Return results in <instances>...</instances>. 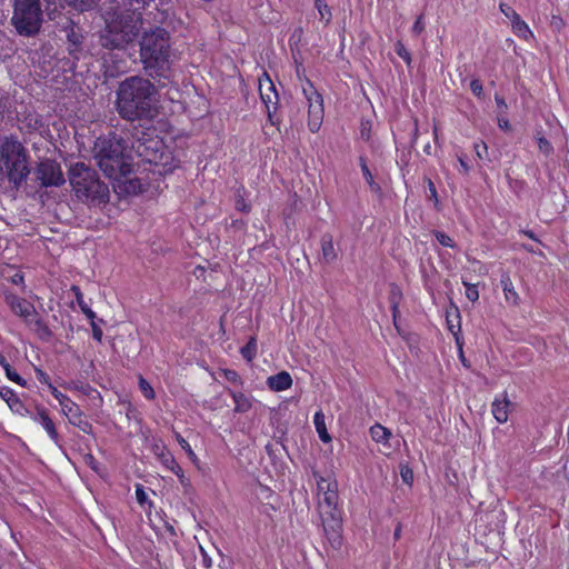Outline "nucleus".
I'll return each instance as SVG.
<instances>
[{"label": "nucleus", "instance_id": "obj_1", "mask_svg": "<svg viewBox=\"0 0 569 569\" xmlns=\"http://www.w3.org/2000/svg\"><path fill=\"white\" fill-rule=\"evenodd\" d=\"M93 153L100 169L113 181L116 192L138 194L143 191L141 181L129 177L133 168V157L124 149L121 138L116 134L98 138Z\"/></svg>", "mask_w": 569, "mask_h": 569}, {"label": "nucleus", "instance_id": "obj_2", "mask_svg": "<svg viewBox=\"0 0 569 569\" xmlns=\"http://www.w3.org/2000/svg\"><path fill=\"white\" fill-rule=\"evenodd\" d=\"M156 89L149 80L131 77L118 89L117 107L127 120L150 119L157 112Z\"/></svg>", "mask_w": 569, "mask_h": 569}, {"label": "nucleus", "instance_id": "obj_3", "mask_svg": "<svg viewBox=\"0 0 569 569\" xmlns=\"http://www.w3.org/2000/svg\"><path fill=\"white\" fill-rule=\"evenodd\" d=\"M141 60L148 74L152 78L169 79L171 53L166 30L156 28L144 33L141 41Z\"/></svg>", "mask_w": 569, "mask_h": 569}, {"label": "nucleus", "instance_id": "obj_4", "mask_svg": "<svg viewBox=\"0 0 569 569\" xmlns=\"http://www.w3.org/2000/svg\"><path fill=\"white\" fill-rule=\"evenodd\" d=\"M69 180L78 199L100 204L108 200L109 189L99 180L97 173L84 163H74L69 170Z\"/></svg>", "mask_w": 569, "mask_h": 569}, {"label": "nucleus", "instance_id": "obj_5", "mask_svg": "<svg viewBox=\"0 0 569 569\" xmlns=\"http://www.w3.org/2000/svg\"><path fill=\"white\" fill-rule=\"evenodd\" d=\"M106 30L100 37L102 47L109 49H123L138 36L142 22L139 13L106 17Z\"/></svg>", "mask_w": 569, "mask_h": 569}, {"label": "nucleus", "instance_id": "obj_6", "mask_svg": "<svg viewBox=\"0 0 569 569\" xmlns=\"http://www.w3.org/2000/svg\"><path fill=\"white\" fill-rule=\"evenodd\" d=\"M124 149L131 152V156L136 153L146 162L158 167L159 173L172 172L178 167V162L176 161L172 152L167 149L163 141L158 137L143 134V137L137 138L130 149L126 146Z\"/></svg>", "mask_w": 569, "mask_h": 569}, {"label": "nucleus", "instance_id": "obj_7", "mask_svg": "<svg viewBox=\"0 0 569 569\" xmlns=\"http://www.w3.org/2000/svg\"><path fill=\"white\" fill-rule=\"evenodd\" d=\"M0 162L3 166V178L7 177L16 187L29 174L26 151L18 140L4 138L0 141Z\"/></svg>", "mask_w": 569, "mask_h": 569}, {"label": "nucleus", "instance_id": "obj_8", "mask_svg": "<svg viewBox=\"0 0 569 569\" xmlns=\"http://www.w3.org/2000/svg\"><path fill=\"white\" fill-rule=\"evenodd\" d=\"M43 20L40 0H14L11 22L21 36L39 32Z\"/></svg>", "mask_w": 569, "mask_h": 569}, {"label": "nucleus", "instance_id": "obj_9", "mask_svg": "<svg viewBox=\"0 0 569 569\" xmlns=\"http://www.w3.org/2000/svg\"><path fill=\"white\" fill-rule=\"evenodd\" d=\"M317 481L318 508L322 517L323 525L331 521L332 526L339 522L338 511V483L331 477H323L315 473Z\"/></svg>", "mask_w": 569, "mask_h": 569}, {"label": "nucleus", "instance_id": "obj_10", "mask_svg": "<svg viewBox=\"0 0 569 569\" xmlns=\"http://www.w3.org/2000/svg\"><path fill=\"white\" fill-rule=\"evenodd\" d=\"M302 92L308 102V128L318 132L325 116L323 98L309 80L302 83Z\"/></svg>", "mask_w": 569, "mask_h": 569}, {"label": "nucleus", "instance_id": "obj_11", "mask_svg": "<svg viewBox=\"0 0 569 569\" xmlns=\"http://www.w3.org/2000/svg\"><path fill=\"white\" fill-rule=\"evenodd\" d=\"M6 302L11 311L26 322L37 321V312L31 302L13 293H6Z\"/></svg>", "mask_w": 569, "mask_h": 569}, {"label": "nucleus", "instance_id": "obj_12", "mask_svg": "<svg viewBox=\"0 0 569 569\" xmlns=\"http://www.w3.org/2000/svg\"><path fill=\"white\" fill-rule=\"evenodd\" d=\"M38 177L44 186H60L64 182L60 166L50 160L42 161L39 164Z\"/></svg>", "mask_w": 569, "mask_h": 569}, {"label": "nucleus", "instance_id": "obj_13", "mask_svg": "<svg viewBox=\"0 0 569 569\" xmlns=\"http://www.w3.org/2000/svg\"><path fill=\"white\" fill-rule=\"evenodd\" d=\"M371 439L380 446V452L390 456L397 447L392 443L391 431L380 423H376L369 429Z\"/></svg>", "mask_w": 569, "mask_h": 569}, {"label": "nucleus", "instance_id": "obj_14", "mask_svg": "<svg viewBox=\"0 0 569 569\" xmlns=\"http://www.w3.org/2000/svg\"><path fill=\"white\" fill-rule=\"evenodd\" d=\"M28 416L31 418L32 421L39 423L44 429L48 437L52 440L54 445L60 447V437L57 431L56 425L49 417V413L44 407H37L36 412L31 413L29 411Z\"/></svg>", "mask_w": 569, "mask_h": 569}, {"label": "nucleus", "instance_id": "obj_15", "mask_svg": "<svg viewBox=\"0 0 569 569\" xmlns=\"http://www.w3.org/2000/svg\"><path fill=\"white\" fill-rule=\"evenodd\" d=\"M0 398L6 401L13 413L22 417L29 415V410L11 388L0 387Z\"/></svg>", "mask_w": 569, "mask_h": 569}, {"label": "nucleus", "instance_id": "obj_16", "mask_svg": "<svg viewBox=\"0 0 569 569\" xmlns=\"http://www.w3.org/2000/svg\"><path fill=\"white\" fill-rule=\"evenodd\" d=\"M266 383L270 390L280 392L291 388L292 378L289 372L281 371L277 375L268 377Z\"/></svg>", "mask_w": 569, "mask_h": 569}, {"label": "nucleus", "instance_id": "obj_17", "mask_svg": "<svg viewBox=\"0 0 569 569\" xmlns=\"http://www.w3.org/2000/svg\"><path fill=\"white\" fill-rule=\"evenodd\" d=\"M51 395L59 402L60 411L67 419L80 408L73 400L59 391L56 387H51Z\"/></svg>", "mask_w": 569, "mask_h": 569}, {"label": "nucleus", "instance_id": "obj_18", "mask_svg": "<svg viewBox=\"0 0 569 569\" xmlns=\"http://www.w3.org/2000/svg\"><path fill=\"white\" fill-rule=\"evenodd\" d=\"M260 93L261 99L264 102L266 108L268 110V113L270 114L271 106H273L274 108L277 104L278 94L274 91L273 83L269 80V78H267L266 82L260 81Z\"/></svg>", "mask_w": 569, "mask_h": 569}, {"label": "nucleus", "instance_id": "obj_19", "mask_svg": "<svg viewBox=\"0 0 569 569\" xmlns=\"http://www.w3.org/2000/svg\"><path fill=\"white\" fill-rule=\"evenodd\" d=\"M509 405H510V402L507 399L506 395L502 396V398H497L492 402L491 411H492V415H493L495 419L499 423H505L508 420V417H509Z\"/></svg>", "mask_w": 569, "mask_h": 569}, {"label": "nucleus", "instance_id": "obj_20", "mask_svg": "<svg viewBox=\"0 0 569 569\" xmlns=\"http://www.w3.org/2000/svg\"><path fill=\"white\" fill-rule=\"evenodd\" d=\"M313 423L316 431L322 442L329 443L331 436L329 435L326 426V417L322 411H317L313 416Z\"/></svg>", "mask_w": 569, "mask_h": 569}, {"label": "nucleus", "instance_id": "obj_21", "mask_svg": "<svg viewBox=\"0 0 569 569\" xmlns=\"http://www.w3.org/2000/svg\"><path fill=\"white\" fill-rule=\"evenodd\" d=\"M502 291L508 303L517 306L519 303V295L517 293L511 279L506 276L501 279Z\"/></svg>", "mask_w": 569, "mask_h": 569}, {"label": "nucleus", "instance_id": "obj_22", "mask_svg": "<svg viewBox=\"0 0 569 569\" xmlns=\"http://www.w3.org/2000/svg\"><path fill=\"white\" fill-rule=\"evenodd\" d=\"M68 421L74 427L79 428L84 433H92V425L86 419L80 408L77 410V412H74L68 418Z\"/></svg>", "mask_w": 569, "mask_h": 569}, {"label": "nucleus", "instance_id": "obj_23", "mask_svg": "<svg viewBox=\"0 0 569 569\" xmlns=\"http://www.w3.org/2000/svg\"><path fill=\"white\" fill-rule=\"evenodd\" d=\"M511 27H512V30L513 32L520 37V38H523V39H528L530 37H532V32L530 30V28L528 27V24L520 18V16H518L517 18H515L513 20H511Z\"/></svg>", "mask_w": 569, "mask_h": 569}, {"label": "nucleus", "instance_id": "obj_24", "mask_svg": "<svg viewBox=\"0 0 569 569\" xmlns=\"http://www.w3.org/2000/svg\"><path fill=\"white\" fill-rule=\"evenodd\" d=\"M234 410L237 412H247L251 408V399L242 392H232L231 393Z\"/></svg>", "mask_w": 569, "mask_h": 569}, {"label": "nucleus", "instance_id": "obj_25", "mask_svg": "<svg viewBox=\"0 0 569 569\" xmlns=\"http://www.w3.org/2000/svg\"><path fill=\"white\" fill-rule=\"evenodd\" d=\"M322 257L326 261H333L337 257L332 238L330 236L322 237L321 240Z\"/></svg>", "mask_w": 569, "mask_h": 569}, {"label": "nucleus", "instance_id": "obj_26", "mask_svg": "<svg viewBox=\"0 0 569 569\" xmlns=\"http://www.w3.org/2000/svg\"><path fill=\"white\" fill-rule=\"evenodd\" d=\"M109 0H101V2L104 4ZM137 2L141 3H148L150 0H136ZM70 4H72L76 9L80 11H84L93 7L97 2H100V0H68Z\"/></svg>", "mask_w": 569, "mask_h": 569}, {"label": "nucleus", "instance_id": "obj_27", "mask_svg": "<svg viewBox=\"0 0 569 569\" xmlns=\"http://www.w3.org/2000/svg\"><path fill=\"white\" fill-rule=\"evenodd\" d=\"M241 355L247 361H251L257 355V340L251 337L248 343L241 348Z\"/></svg>", "mask_w": 569, "mask_h": 569}, {"label": "nucleus", "instance_id": "obj_28", "mask_svg": "<svg viewBox=\"0 0 569 569\" xmlns=\"http://www.w3.org/2000/svg\"><path fill=\"white\" fill-rule=\"evenodd\" d=\"M176 439H177L178 443L180 445V447L186 451L189 459L192 462H197L198 457L194 453V451L192 450L191 446L188 443V441L183 437H181L179 433L176 435Z\"/></svg>", "mask_w": 569, "mask_h": 569}, {"label": "nucleus", "instance_id": "obj_29", "mask_svg": "<svg viewBox=\"0 0 569 569\" xmlns=\"http://www.w3.org/2000/svg\"><path fill=\"white\" fill-rule=\"evenodd\" d=\"M360 167H361V171H362L363 178L367 181V183L372 189L377 190L378 189V184L375 182L373 176L370 172V170H369V168H368V166L366 163V160L363 158H360Z\"/></svg>", "mask_w": 569, "mask_h": 569}, {"label": "nucleus", "instance_id": "obj_30", "mask_svg": "<svg viewBox=\"0 0 569 569\" xmlns=\"http://www.w3.org/2000/svg\"><path fill=\"white\" fill-rule=\"evenodd\" d=\"M163 463L168 469H170L178 477H183V471L181 467L177 463L174 458L170 455L166 456L163 459Z\"/></svg>", "mask_w": 569, "mask_h": 569}, {"label": "nucleus", "instance_id": "obj_31", "mask_svg": "<svg viewBox=\"0 0 569 569\" xmlns=\"http://www.w3.org/2000/svg\"><path fill=\"white\" fill-rule=\"evenodd\" d=\"M4 370H6V376L9 380L24 387L26 386V380L14 370L11 369V367L6 363L3 366Z\"/></svg>", "mask_w": 569, "mask_h": 569}, {"label": "nucleus", "instance_id": "obj_32", "mask_svg": "<svg viewBox=\"0 0 569 569\" xmlns=\"http://www.w3.org/2000/svg\"><path fill=\"white\" fill-rule=\"evenodd\" d=\"M139 388L147 399L152 400L154 398L156 395H154L153 388L142 377L139 378Z\"/></svg>", "mask_w": 569, "mask_h": 569}, {"label": "nucleus", "instance_id": "obj_33", "mask_svg": "<svg viewBox=\"0 0 569 569\" xmlns=\"http://www.w3.org/2000/svg\"><path fill=\"white\" fill-rule=\"evenodd\" d=\"M463 286L466 287V297L470 301H477L479 299V292L476 284L463 281Z\"/></svg>", "mask_w": 569, "mask_h": 569}, {"label": "nucleus", "instance_id": "obj_34", "mask_svg": "<svg viewBox=\"0 0 569 569\" xmlns=\"http://www.w3.org/2000/svg\"><path fill=\"white\" fill-rule=\"evenodd\" d=\"M435 236H436L437 240L439 241V243L441 246L448 247V248H455L456 247L455 241L448 234H446L445 232L436 231Z\"/></svg>", "mask_w": 569, "mask_h": 569}, {"label": "nucleus", "instance_id": "obj_35", "mask_svg": "<svg viewBox=\"0 0 569 569\" xmlns=\"http://www.w3.org/2000/svg\"><path fill=\"white\" fill-rule=\"evenodd\" d=\"M221 375L222 377L228 380L229 382L231 383H236V385H239L241 383V378L240 376L238 375V372H236L234 370H231V369H223L221 371Z\"/></svg>", "mask_w": 569, "mask_h": 569}, {"label": "nucleus", "instance_id": "obj_36", "mask_svg": "<svg viewBox=\"0 0 569 569\" xmlns=\"http://www.w3.org/2000/svg\"><path fill=\"white\" fill-rule=\"evenodd\" d=\"M136 498L140 506L144 507L147 503L150 506L148 495L141 485L136 486Z\"/></svg>", "mask_w": 569, "mask_h": 569}, {"label": "nucleus", "instance_id": "obj_37", "mask_svg": "<svg viewBox=\"0 0 569 569\" xmlns=\"http://www.w3.org/2000/svg\"><path fill=\"white\" fill-rule=\"evenodd\" d=\"M400 476L405 483L411 485L413 481V472L408 466H401Z\"/></svg>", "mask_w": 569, "mask_h": 569}, {"label": "nucleus", "instance_id": "obj_38", "mask_svg": "<svg viewBox=\"0 0 569 569\" xmlns=\"http://www.w3.org/2000/svg\"><path fill=\"white\" fill-rule=\"evenodd\" d=\"M36 373H37V379L39 380V382H41L42 385H46L47 388L49 389V391L51 392V387H54V386L51 383L50 377L42 370H36Z\"/></svg>", "mask_w": 569, "mask_h": 569}, {"label": "nucleus", "instance_id": "obj_39", "mask_svg": "<svg viewBox=\"0 0 569 569\" xmlns=\"http://www.w3.org/2000/svg\"><path fill=\"white\" fill-rule=\"evenodd\" d=\"M475 150H476L477 157L480 159H483L488 156V147L485 142L476 143Z\"/></svg>", "mask_w": 569, "mask_h": 569}, {"label": "nucleus", "instance_id": "obj_40", "mask_svg": "<svg viewBox=\"0 0 569 569\" xmlns=\"http://www.w3.org/2000/svg\"><path fill=\"white\" fill-rule=\"evenodd\" d=\"M500 10L510 21L519 16L511 7L503 3L500 4Z\"/></svg>", "mask_w": 569, "mask_h": 569}, {"label": "nucleus", "instance_id": "obj_41", "mask_svg": "<svg viewBox=\"0 0 569 569\" xmlns=\"http://www.w3.org/2000/svg\"><path fill=\"white\" fill-rule=\"evenodd\" d=\"M497 121H498V127L501 130H503V131H510L511 130V126H510L509 120L505 116H502L501 113L498 114Z\"/></svg>", "mask_w": 569, "mask_h": 569}, {"label": "nucleus", "instance_id": "obj_42", "mask_svg": "<svg viewBox=\"0 0 569 569\" xmlns=\"http://www.w3.org/2000/svg\"><path fill=\"white\" fill-rule=\"evenodd\" d=\"M470 90L473 94L477 97H480L482 94V84L479 80L475 79L470 82Z\"/></svg>", "mask_w": 569, "mask_h": 569}, {"label": "nucleus", "instance_id": "obj_43", "mask_svg": "<svg viewBox=\"0 0 569 569\" xmlns=\"http://www.w3.org/2000/svg\"><path fill=\"white\" fill-rule=\"evenodd\" d=\"M538 146H539L540 151H542L543 153H549L552 150L551 144L545 138L538 139Z\"/></svg>", "mask_w": 569, "mask_h": 569}, {"label": "nucleus", "instance_id": "obj_44", "mask_svg": "<svg viewBox=\"0 0 569 569\" xmlns=\"http://www.w3.org/2000/svg\"><path fill=\"white\" fill-rule=\"evenodd\" d=\"M423 28H425V24L422 21V17H419L412 26V31L415 33H420V32H422Z\"/></svg>", "mask_w": 569, "mask_h": 569}, {"label": "nucleus", "instance_id": "obj_45", "mask_svg": "<svg viewBox=\"0 0 569 569\" xmlns=\"http://www.w3.org/2000/svg\"><path fill=\"white\" fill-rule=\"evenodd\" d=\"M397 53L403 59L406 60L407 62L410 61V57H409V53L407 52V50L403 48V46L401 44H398L397 47Z\"/></svg>", "mask_w": 569, "mask_h": 569}, {"label": "nucleus", "instance_id": "obj_46", "mask_svg": "<svg viewBox=\"0 0 569 569\" xmlns=\"http://www.w3.org/2000/svg\"><path fill=\"white\" fill-rule=\"evenodd\" d=\"M12 282L14 284H21L23 282V276L20 274V273H16L13 277H12Z\"/></svg>", "mask_w": 569, "mask_h": 569}, {"label": "nucleus", "instance_id": "obj_47", "mask_svg": "<svg viewBox=\"0 0 569 569\" xmlns=\"http://www.w3.org/2000/svg\"><path fill=\"white\" fill-rule=\"evenodd\" d=\"M81 309L89 319H93L94 313L91 309H88L86 306H81Z\"/></svg>", "mask_w": 569, "mask_h": 569}, {"label": "nucleus", "instance_id": "obj_48", "mask_svg": "<svg viewBox=\"0 0 569 569\" xmlns=\"http://www.w3.org/2000/svg\"><path fill=\"white\" fill-rule=\"evenodd\" d=\"M93 338L98 341H101L102 331L99 328L93 327Z\"/></svg>", "mask_w": 569, "mask_h": 569}, {"label": "nucleus", "instance_id": "obj_49", "mask_svg": "<svg viewBox=\"0 0 569 569\" xmlns=\"http://www.w3.org/2000/svg\"><path fill=\"white\" fill-rule=\"evenodd\" d=\"M496 102L498 104V107L502 108V109H506L507 108V104L505 102V99L499 97V96H496Z\"/></svg>", "mask_w": 569, "mask_h": 569}, {"label": "nucleus", "instance_id": "obj_50", "mask_svg": "<svg viewBox=\"0 0 569 569\" xmlns=\"http://www.w3.org/2000/svg\"><path fill=\"white\" fill-rule=\"evenodd\" d=\"M318 9L322 18L325 17V12L329 13L328 7L326 4L323 7L321 4H318Z\"/></svg>", "mask_w": 569, "mask_h": 569}, {"label": "nucleus", "instance_id": "obj_51", "mask_svg": "<svg viewBox=\"0 0 569 569\" xmlns=\"http://www.w3.org/2000/svg\"><path fill=\"white\" fill-rule=\"evenodd\" d=\"M459 162H460V166H461L463 172H468L469 171V166L465 162V160L460 158Z\"/></svg>", "mask_w": 569, "mask_h": 569}, {"label": "nucleus", "instance_id": "obj_52", "mask_svg": "<svg viewBox=\"0 0 569 569\" xmlns=\"http://www.w3.org/2000/svg\"><path fill=\"white\" fill-rule=\"evenodd\" d=\"M73 290L77 292V298H78V301H79L80 306H82V301H81L82 297H81V293H80L79 289L73 287Z\"/></svg>", "mask_w": 569, "mask_h": 569}, {"label": "nucleus", "instance_id": "obj_53", "mask_svg": "<svg viewBox=\"0 0 569 569\" xmlns=\"http://www.w3.org/2000/svg\"><path fill=\"white\" fill-rule=\"evenodd\" d=\"M0 179H3V166L0 162Z\"/></svg>", "mask_w": 569, "mask_h": 569}, {"label": "nucleus", "instance_id": "obj_54", "mask_svg": "<svg viewBox=\"0 0 569 569\" xmlns=\"http://www.w3.org/2000/svg\"><path fill=\"white\" fill-rule=\"evenodd\" d=\"M400 531H401V529H400V528H398V529L396 530V532H395L396 538H398V537L400 536Z\"/></svg>", "mask_w": 569, "mask_h": 569}]
</instances>
